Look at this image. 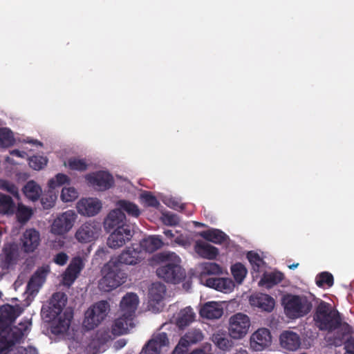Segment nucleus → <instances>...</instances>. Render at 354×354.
I'll return each instance as SVG.
<instances>
[{
  "label": "nucleus",
  "mask_w": 354,
  "mask_h": 354,
  "mask_svg": "<svg viewBox=\"0 0 354 354\" xmlns=\"http://www.w3.org/2000/svg\"><path fill=\"white\" fill-rule=\"evenodd\" d=\"M281 346L289 351H296L301 345V339L298 334L293 331L285 330L279 337Z\"/></svg>",
  "instance_id": "19"
},
{
  "label": "nucleus",
  "mask_w": 354,
  "mask_h": 354,
  "mask_svg": "<svg viewBox=\"0 0 354 354\" xmlns=\"http://www.w3.org/2000/svg\"><path fill=\"white\" fill-rule=\"evenodd\" d=\"M77 214L73 210H67L57 216L51 225V232L57 235H63L73 227Z\"/></svg>",
  "instance_id": "9"
},
{
  "label": "nucleus",
  "mask_w": 354,
  "mask_h": 354,
  "mask_svg": "<svg viewBox=\"0 0 354 354\" xmlns=\"http://www.w3.org/2000/svg\"><path fill=\"white\" fill-rule=\"evenodd\" d=\"M160 259L167 261L156 269L157 276L167 283H179L185 277V271L180 266V258L174 252H162Z\"/></svg>",
  "instance_id": "2"
},
{
  "label": "nucleus",
  "mask_w": 354,
  "mask_h": 354,
  "mask_svg": "<svg viewBox=\"0 0 354 354\" xmlns=\"http://www.w3.org/2000/svg\"><path fill=\"white\" fill-rule=\"evenodd\" d=\"M134 315L122 313V315L116 319L114 325H112V334L122 335L126 333L131 326L133 319Z\"/></svg>",
  "instance_id": "21"
},
{
  "label": "nucleus",
  "mask_w": 354,
  "mask_h": 354,
  "mask_svg": "<svg viewBox=\"0 0 354 354\" xmlns=\"http://www.w3.org/2000/svg\"><path fill=\"white\" fill-rule=\"evenodd\" d=\"M68 260V256L64 252H59L54 257V262L59 266L65 265Z\"/></svg>",
  "instance_id": "56"
},
{
  "label": "nucleus",
  "mask_w": 354,
  "mask_h": 354,
  "mask_svg": "<svg viewBox=\"0 0 354 354\" xmlns=\"http://www.w3.org/2000/svg\"><path fill=\"white\" fill-rule=\"evenodd\" d=\"M272 342V337L268 329L262 328L255 331L250 337V345L254 351H261L268 347Z\"/></svg>",
  "instance_id": "12"
},
{
  "label": "nucleus",
  "mask_w": 354,
  "mask_h": 354,
  "mask_svg": "<svg viewBox=\"0 0 354 354\" xmlns=\"http://www.w3.org/2000/svg\"><path fill=\"white\" fill-rule=\"evenodd\" d=\"M154 342L153 339L149 340L143 346L140 354H160V348L156 344H154Z\"/></svg>",
  "instance_id": "50"
},
{
  "label": "nucleus",
  "mask_w": 354,
  "mask_h": 354,
  "mask_svg": "<svg viewBox=\"0 0 354 354\" xmlns=\"http://www.w3.org/2000/svg\"><path fill=\"white\" fill-rule=\"evenodd\" d=\"M22 249L26 253L34 252L40 243V234L35 229H27L21 239Z\"/></svg>",
  "instance_id": "17"
},
{
  "label": "nucleus",
  "mask_w": 354,
  "mask_h": 354,
  "mask_svg": "<svg viewBox=\"0 0 354 354\" xmlns=\"http://www.w3.org/2000/svg\"><path fill=\"white\" fill-rule=\"evenodd\" d=\"M70 180H71L67 175L59 173L57 174L55 178L50 179L48 185L49 188L54 189L66 183L69 184Z\"/></svg>",
  "instance_id": "46"
},
{
  "label": "nucleus",
  "mask_w": 354,
  "mask_h": 354,
  "mask_svg": "<svg viewBox=\"0 0 354 354\" xmlns=\"http://www.w3.org/2000/svg\"><path fill=\"white\" fill-rule=\"evenodd\" d=\"M78 213L82 216H93L102 209V203L97 198H87L80 199L76 205Z\"/></svg>",
  "instance_id": "13"
},
{
  "label": "nucleus",
  "mask_w": 354,
  "mask_h": 354,
  "mask_svg": "<svg viewBox=\"0 0 354 354\" xmlns=\"http://www.w3.org/2000/svg\"><path fill=\"white\" fill-rule=\"evenodd\" d=\"M32 214V210L24 205L19 206L17 212V217L20 223L27 222Z\"/></svg>",
  "instance_id": "49"
},
{
  "label": "nucleus",
  "mask_w": 354,
  "mask_h": 354,
  "mask_svg": "<svg viewBox=\"0 0 354 354\" xmlns=\"http://www.w3.org/2000/svg\"><path fill=\"white\" fill-rule=\"evenodd\" d=\"M247 258L252 265V270L255 272H259L264 262L259 254L254 251H250L247 254Z\"/></svg>",
  "instance_id": "45"
},
{
  "label": "nucleus",
  "mask_w": 354,
  "mask_h": 354,
  "mask_svg": "<svg viewBox=\"0 0 354 354\" xmlns=\"http://www.w3.org/2000/svg\"><path fill=\"white\" fill-rule=\"evenodd\" d=\"M250 302L252 306L258 307L266 312H271L275 305L274 299L270 295L263 293H258L251 296Z\"/></svg>",
  "instance_id": "18"
},
{
  "label": "nucleus",
  "mask_w": 354,
  "mask_h": 354,
  "mask_svg": "<svg viewBox=\"0 0 354 354\" xmlns=\"http://www.w3.org/2000/svg\"><path fill=\"white\" fill-rule=\"evenodd\" d=\"M188 348L185 343L182 342L179 340L178 344L175 347L174 350L172 352V354H187L188 351Z\"/></svg>",
  "instance_id": "57"
},
{
  "label": "nucleus",
  "mask_w": 354,
  "mask_h": 354,
  "mask_svg": "<svg viewBox=\"0 0 354 354\" xmlns=\"http://www.w3.org/2000/svg\"><path fill=\"white\" fill-rule=\"evenodd\" d=\"M166 292V287L161 283H153L149 290L150 298L158 303L162 301Z\"/></svg>",
  "instance_id": "38"
},
{
  "label": "nucleus",
  "mask_w": 354,
  "mask_h": 354,
  "mask_svg": "<svg viewBox=\"0 0 354 354\" xmlns=\"http://www.w3.org/2000/svg\"><path fill=\"white\" fill-rule=\"evenodd\" d=\"M20 327L9 326L7 330L0 334V352L10 350L22 340L25 332L28 329V323H19Z\"/></svg>",
  "instance_id": "7"
},
{
  "label": "nucleus",
  "mask_w": 354,
  "mask_h": 354,
  "mask_svg": "<svg viewBox=\"0 0 354 354\" xmlns=\"http://www.w3.org/2000/svg\"><path fill=\"white\" fill-rule=\"evenodd\" d=\"M117 205L118 208L115 210H119L124 214L126 212L131 216L138 218L140 214L138 206L132 202L120 200L117 203Z\"/></svg>",
  "instance_id": "35"
},
{
  "label": "nucleus",
  "mask_w": 354,
  "mask_h": 354,
  "mask_svg": "<svg viewBox=\"0 0 354 354\" xmlns=\"http://www.w3.org/2000/svg\"><path fill=\"white\" fill-rule=\"evenodd\" d=\"M15 205L12 198L4 194H0V213L3 214H13Z\"/></svg>",
  "instance_id": "37"
},
{
  "label": "nucleus",
  "mask_w": 354,
  "mask_h": 354,
  "mask_svg": "<svg viewBox=\"0 0 354 354\" xmlns=\"http://www.w3.org/2000/svg\"><path fill=\"white\" fill-rule=\"evenodd\" d=\"M283 279V273L281 272H272L270 273H265L263 275L260 283L270 287L280 283Z\"/></svg>",
  "instance_id": "39"
},
{
  "label": "nucleus",
  "mask_w": 354,
  "mask_h": 354,
  "mask_svg": "<svg viewBox=\"0 0 354 354\" xmlns=\"http://www.w3.org/2000/svg\"><path fill=\"white\" fill-rule=\"evenodd\" d=\"M78 197V192L74 187H64L62 190L61 198L65 202H71Z\"/></svg>",
  "instance_id": "48"
},
{
  "label": "nucleus",
  "mask_w": 354,
  "mask_h": 354,
  "mask_svg": "<svg viewBox=\"0 0 354 354\" xmlns=\"http://www.w3.org/2000/svg\"><path fill=\"white\" fill-rule=\"evenodd\" d=\"M98 231L99 227L94 223L86 222L79 227L75 236L80 243H89L97 236Z\"/></svg>",
  "instance_id": "14"
},
{
  "label": "nucleus",
  "mask_w": 354,
  "mask_h": 354,
  "mask_svg": "<svg viewBox=\"0 0 354 354\" xmlns=\"http://www.w3.org/2000/svg\"><path fill=\"white\" fill-rule=\"evenodd\" d=\"M204 338L203 333L201 329L192 328L189 330L180 340L189 347L201 342Z\"/></svg>",
  "instance_id": "33"
},
{
  "label": "nucleus",
  "mask_w": 354,
  "mask_h": 354,
  "mask_svg": "<svg viewBox=\"0 0 354 354\" xmlns=\"http://www.w3.org/2000/svg\"><path fill=\"white\" fill-rule=\"evenodd\" d=\"M109 304L106 301H100L90 306L84 313L83 327L86 330L97 328L106 317Z\"/></svg>",
  "instance_id": "5"
},
{
  "label": "nucleus",
  "mask_w": 354,
  "mask_h": 354,
  "mask_svg": "<svg viewBox=\"0 0 354 354\" xmlns=\"http://www.w3.org/2000/svg\"><path fill=\"white\" fill-rule=\"evenodd\" d=\"M132 236L131 227L126 224L125 214L112 210V249L123 246Z\"/></svg>",
  "instance_id": "4"
},
{
  "label": "nucleus",
  "mask_w": 354,
  "mask_h": 354,
  "mask_svg": "<svg viewBox=\"0 0 354 354\" xmlns=\"http://www.w3.org/2000/svg\"><path fill=\"white\" fill-rule=\"evenodd\" d=\"M284 312L290 319L307 315L313 308L312 301L306 296L288 294L282 299Z\"/></svg>",
  "instance_id": "3"
},
{
  "label": "nucleus",
  "mask_w": 354,
  "mask_h": 354,
  "mask_svg": "<svg viewBox=\"0 0 354 354\" xmlns=\"http://www.w3.org/2000/svg\"><path fill=\"white\" fill-rule=\"evenodd\" d=\"M151 339H153L154 344H156L161 349L162 346H167L169 344V339L166 333H160Z\"/></svg>",
  "instance_id": "54"
},
{
  "label": "nucleus",
  "mask_w": 354,
  "mask_h": 354,
  "mask_svg": "<svg viewBox=\"0 0 354 354\" xmlns=\"http://www.w3.org/2000/svg\"><path fill=\"white\" fill-rule=\"evenodd\" d=\"M21 313L22 309L19 305L1 306L0 307V334L7 330Z\"/></svg>",
  "instance_id": "10"
},
{
  "label": "nucleus",
  "mask_w": 354,
  "mask_h": 354,
  "mask_svg": "<svg viewBox=\"0 0 354 354\" xmlns=\"http://www.w3.org/2000/svg\"><path fill=\"white\" fill-rule=\"evenodd\" d=\"M55 197L53 194H44L41 198V203L44 209H48L54 206Z\"/></svg>",
  "instance_id": "53"
},
{
  "label": "nucleus",
  "mask_w": 354,
  "mask_h": 354,
  "mask_svg": "<svg viewBox=\"0 0 354 354\" xmlns=\"http://www.w3.org/2000/svg\"><path fill=\"white\" fill-rule=\"evenodd\" d=\"M66 301L67 297L65 293L55 292L49 301L42 306L41 310L42 317L48 321L55 320L61 315Z\"/></svg>",
  "instance_id": "6"
},
{
  "label": "nucleus",
  "mask_w": 354,
  "mask_h": 354,
  "mask_svg": "<svg viewBox=\"0 0 354 354\" xmlns=\"http://www.w3.org/2000/svg\"><path fill=\"white\" fill-rule=\"evenodd\" d=\"M15 253L11 248H5L3 253L0 254V267L2 270H8L15 264Z\"/></svg>",
  "instance_id": "36"
},
{
  "label": "nucleus",
  "mask_w": 354,
  "mask_h": 354,
  "mask_svg": "<svg viewBox=\"0 0 354 354\" xmlns=\"http://www.w3.org/2000/svg\"><path fill=\"white\" fill-rule=\"evenodd\" d=\"M315 280L317 286L320 288L324 286L330 288L334 283L333 274L328 272H321L316 277Z\"/></svg>",
  "instance_id": "43"
},
{
  "label": "nucleus",
  "mask_w": 354,
  "mask_h": 354,
  "mask_svg": "<svg viewBox=\"0 0 354 354\" xmlns=\"http://www.w3.org/2000/svg\"><path fill=\"white\" fill-rule=\"evenodd\" d=\"M200 315L208 319H215L220 318L223 314V310L221 306L216 301H209L205 303L200 310Z\"/></svg>",
  "instance_id": "20"
},
{
  "label": "nucleus",
  "mask_w": 354,
  "mask_h": 354,
  "mask_svg": "<svg viewBox=\"0 0 354 354\" xmlns=\"http://www.w3.org/2000/svg\"><path fill=\"white\" fill-rule=\"evenodd\" d=\"M313 319L321 330L333 332L339 328L343 335H348L352 331L351 326L343 322L339 312L324 301H321L316 307Z\"/></svg>",
  "instance_id": "1"
},
{
  "label": "nucleus",
  "mask_w": 354,
  "mask_h": 354,
  "mask_svg": "<svg viewBox=\"0 0 354 354\" xmlns=\"http://www.w3.org/2000/svg\"><path fill=\"white\" fill-rule=\"evenodd\" d=\"M345 348L350 353L354 354V338L349 339L345 342Z\"/></svg>",
  "instance_id": "59"
},
{
  "label": "nucleus",
  "mask_w": 354,
  "mask_h": 354,
  "mask_svg": "<svg viewBox=\"0 0 354 354\" xmlns=\"http://www.w3.org/2000/svg\"><path fill=\"white\" fill-rule=\"evenodd\" d=\"M222 273L221 267L216 263L207 262L202 265L198 278L201 283L206 286L207 280L209 279L211 275H218Z\"/></svg>",
  "instance_id": "23"
},
{
  "label": "nucleus",
  "mask_w": 354,
  "mask_h": 354,
  "mask_svg": "<svg viewBox=\"0 0 354 354\" xmlns=\"http://www.w3.org/2000/svg\"><path fill=\"white\" fill-rule=\"evenodd\" d=\"M138 302V297L136 294L133 292L127 293L122 297V299L120 301V308L122 312L135 315V312L137 309Z\"/></svg>",
  "instance_id": "25"
},
{
  "label": "nucleus",
  "mask_w": 354,
  "mask_h": 354,
  "mask_svg": "<svg viewBox=\"0 0 354 354\" xmlns=\"http://www.w3.org/2000/svg\"><path fill=\"white\" fill-rule=\"evenodd\" d=\"M10 154L15 156L24 158L27 154L24 151H21L18 149H14L10 152Z\"/></svg>",
  "instance_id": "62"
},
{
  "label": "nucleus",
  "mask_w": 354,
  "mask_h": 354,
  "mask_svg": "<svg viewBox=\"0 0 354 354\" xmlns=\"http://www.w3.org/2000/svg\"><path fill=\"white\" fill-rule=\"evenodd\" d=\"M64 165L66 166V163ZM67 166L71 170L84 171L87 169L88 164L84 159L73 157L68 160Z\"/></svg>",
  "instance_id": "42"
},
{
  "label": "nucleus",
  "mask_w": 354,
  "mask_h": 354,
  "mask_svg": "<svg viewBox=\"0 0 354 354\" xmlns=\"http://www.w3.org/2000/svg\"><path fill=\"white\" fill-rule=\"evenodd\" d=\"M48 159L42 156H33L29 158L28 164L35 170H40L46 165Z\"/></svg>",
  "instance_id": "47"
},
{
  "label": "nucleus",
  "mask_w": 354,
  "mask_h": 354,
  "mask_svg": "<svg viewBox=\"0 0 354 354\" xmlns=\"http://www.w3.org/2000/svg\"><path fill=\"white\" fill-rule=\"evenodd\" d=\"M145 259L143 251L138 248L133 247L127 248L126 250L119 254L113 261L112 263L124 264V265H136Z\"/></svg>",
  "instance_id": "11"
},
{
  "label": "nucleus",
  "mask_w": 354,
  "mask_h": 354,
  "mask_svg": "<svg viewBox=\"0 0 354 354\" xmlns=\"http://www.w3.org/2000/svg\"><path fill=\"white\" fill-rule=\"evenodd\" d=\"M250 325V319L247 315L237 313L229 319V335L234 339H243L248 333Z\"/></svg>",
  "instance_id": "8"
},
{
  "label": "nucleus",
  "mask_w": 354,
  "mask_h": 354,
  "mask_svg": "<svg viewBox=\"0 0 354 354\" xmlns=\"http://www.w3.org/2000/svg\"><path fill=\"white\" fill-rule=\"evenodd\" d=\"M23 192L26 198L32 201H36L41 196V188L34 180H29L24 185Z\"/></svg>",
  "instance_id": "34"
},
{
  "label": "nucleus",
  "mask_w": 354,
  "mask_h": 354,
  "mask_svg": "<svg viewBox=\"0 0 354 354\" xmlns=\"http://www.w3.org/2000/svg\"><path fill=\"white\" fill-rule=\"evenodd\" d=\"M194 249L196 252L204 259H214L218 254L217 248L201 240L196 242Z\"/></svg>",
  "instance_id": "22"
},
{
  "label": "nucleus",
  "mask_w": 354,
  "mask_h": 354,
  "mask_svg": "<svg viewBox=\"0 0 354 354\" xmlns=\"http://www.w3.org/2000/svg\"><path fill=\"white\" fill-rule=\"evenodd\" d=\"M83 268L84 263L82 258L80 257L73 258L64 274V283L67 286L72 285Z\"/></svg>",
  "instance_id": "15"
},
{
  "label": "nucleus",
  "mask_w": 354,
  "mask_h": 354,
  "mask_svg": "<svg viewBox=\"0 0 354 354\" xmlns=\"http://www.w3.org/2000/svg\"><path fill=\"white\" fill-rule=\"evenodd\" d=\"M143 199L146 204L149 207H157L159 202L157 198L150 193H146L143 196Z\"/></svg>",
  "instance_id": "55"
},
{
  "label": "nucleus",
  "mask_w": 354,
  "mask_h": 354,
  "mask_svg": "<svg viewBox=\"0 0 354 354\" xmlns=\"http://www.w3.org/2000/svg\"><path fill=\"white\" fill-rule=\"evenodd\" d=\"M195 317L193 309L190 306L186 307L179 311L176 324L180 329H184L194 321Z\"/></svg>",
  "instance_id": "28"
},
{
  "label": "nucleus",
  "mask_w": 354,
  "mask_h": 354,
  "mask_svg": "<svg viewBox=\"0 0 354 354\" xmlns=\"http://www.w3.org/2000/svg\"><path fill=\"white\" fill-rule=\"evenodd\" d=\"M73 313L66 310L64 313L59 315L57 318L55 326L53 328V333L56 334H62L66 333L71 325L73 319Z\"/></svg>",
  "instance_id": "27"
},
{
  "label": "nucleus",
  "mask_w": 354,
  "mask_h": 354,
  "mask_svg": "<svg viewBox=\"0 0 354 354\" xmlns=\"http://www.w3.org/2000/svg\"><path fill=\"white\" fill-rule=\"evenodd\" d=\"M101 273L102 277L98 281V288L102 292H109L111 291V261L104 264Z\"/></svg>",
  "instance_id": "32"
},
{
  "label": "nucleus",
  "mask_w": 354,
  "mask_h": 354,
  "mask_svg": "<svg viewBox=\"0 0 354 354\" xmlns=\"http://www.w3.org/2000/svg\"><path fill=\"white\" fill-rule=\"evenodd\" d=\"M163 242L160 236H149L142 240L140 248L142 250L152 253L162 248Z\"/></svg>",
  "instance_id": "29"
},
{
  "label": "nucleus",
  "mask_w": 354,
  "mask_h": 354,
  "mask_svg": "<svg viewBox=\"0 0 354 354\" xmlns=\"http://www.w3.org/2000/svg\"><path fill=\"white\" fill-rule=\"evenodd\" d=\"M212 341L219 349L229 351L233 346V342L227 337L225 331L218 330L214 333L211 337Z\"/></svg>",
  "instance_id": "31"
},
{
  "label": "nucleus",
  "mask_w": 354,
  "mask_h": 354,
  "mask_svg": "<svg viewBox=\"0 0 354 354\" xmlns=\"http://www.w3.org/2000/svg\"><path fill=\"white\" fill-rule=\"evenodd\" d=\"M46 272L45 270H37L30 277L27 284V291L33 295L39 291L45 281Z\"/></svg>",
  "instance_id": "30"
},
{
  "label": "nucleus",
  "mask_w": 354,
  "mask_h": 354,
  "mask_svg": "<svg viewBox=\"0 0 354 354\" xmlns=\"http://www.w3.org/2000/svg\"><path fill=\"white\" fill-rule=\"evenodd\" d=\"M15 139L12 132L7 129H0V147H9L14 144Z\"/></svg>",
  "instance_id": "41"
},
{
  "label": "nucleus",
  "mask_w": 354,
  "mask_h": 354,
  "mask_svg": "<svg viewBox=\"0 0 354 354\" xmlns=\"http://www.w3.org/2000/svg\"><path fill=\"white\" fill-rule=\"evenodd\" d=\"M199 234L205 240L215 244H222L229 239L226 234L218 229H210L202 231Z\"/></svg>",
  "instance_id": "26"
},
{
  "label": "nucleus",
  "mask_w": 354,
  "mask_h": 354,
  "mask_svg": "<svg viewBox=\"0 0 354 354\" xmlns=\"http://www.w3.org/2000/svg\"><path fill=\"white\" fill-rule=\"evenodd\" d=\"M206 286L218 291L227 292L233 290L234 283L229 278H210L207 280Z\"/></svg>",
  "instance_id": "24"
},
{
  "label": "nucleus",
  "mask_w": 354,
  "mask_h": 354,
  "mask_svg": "<svg viewBox=\"0 0 354 354\" xmlns=\"http://www.w3.org/2000/svg\"><path fill=\"white\" fill-rule=\"evenodd\" d=\"M86 178L88 183L97 190H104L111 186V175L103 171L88 174Z\"/></svg>",
  "instance_id": "16"
},
{
  "label": "nucleus",
  "mask_w": 354,
  "mask_h": 354,
  "mask_svg": "<svg viewBox=\"0 0 354 354\" xmlns=\"http://www.w3.org/2000/svg\"><path fill=\"white\" fill-rule=\"evenodd\" d=\"M113 267H115L114 263ZM127 277V274L124 272L114 270L112 266V290L123 284L126 281Z\"/></svg>",
  "instance_id": "44"
},
{
  "label": "nucleus",
  "mask_w": 354,
  "mask_h": 354,
  "mask_svg": "<svg viewBox=\"0 0 354 354\" xmlns=\"http://www.w3.org/2000/svg\"><path fill=\"white\" fill-rule=\"evenodd\" d=\"M164 234L167 237H168L169 239H171L174 236V234L171 230H165Z\"/></svg>",
  "instance_id": "63"
},
{
  "label": "nucleus",
  "mask_w": 354,
  "mask_h": 354,
  "mask_svg": "<svg viewBox=\"0 0 354 354\" xmlns=\"http://www.w3.org/2000/svg\"><path fill=\"white\" fill-rule=\"evenodd\" d=\"M127 341L124 338H121L115 341L113 344V347L115 350H120L127 344Z\"/></svg>",
  "instance_id": "58"
},
{
  "label": "nucleus",
  "mask_w": 354,
  "mask_h": 354,
  "mask_svg": "<svg viewBox=\"0 0 354 354\" xmlns=\"http://www.w3.org/2000/svg\"><path fill=\"white\" fill-rule=\"evenodd\" d=\"M231 272L236 282L241 284L245 278L248 270L241 263H236L231 266Z\"/></svg>",
  "instance_id": "40"
},
{
  "label": "nucleus",
  "mask_w": 354,
  "mask_h": 354,
  "mask_svg": "<svg viewBox=\"0 0 354 354\" xmlns=\"http://www.w3.org/2000/svg\"><path fill=\"white\" fill-rule=\"evenodd\" d=\"M235 354H248V353L246 350L240 349Z\"/></svg>",
  "instance_id": "64"
},
{
  "label": "nucleus",
  "mask_w": 354,
  "mask_h": 354,
  "mask_svg": "<svg viewBox=\"0 0 354 354\" xmlns=\"http://www.w3.org/2000/svg\"><path fill=\"white\" fill-rule=\"evenodd\" d=\"M104 227L106 232H109L111 230V212L106 214L104 221Z\"/></svg>",
  "instance_id": "60"
},
{
  "label": "nucleus",
  "mask_w": 354,
  "mask_h": 354,
  "mask_svg": "<svg viewBox=\"0 0 354 354\" xmlns=\"http://www.w3.org/2000/svg\"><path fill=\"white\" fill-rule=\"evenodd\" d=\"M162 221L166 225L176 226L179 224L178 216L173 213H165L162 214Z\"/></svg>",
  "instance_id": "52"
},
{
  "label": "nucleus",
  "mask_w": 354,
  "mask_h": 354,
  "mask_svg": "<svg viewBox=\"0 0 354 354\" xmlns=\"http://www.w3.org/2000/svg\"><path fill=\"white\" fill-rule=\"evenodd\" d=\"M108 253V250L104 249V248H99L96 252L95 256L98 258H100L102 259H104V256Z\"/></svg>",
  "instance_id": "61"
},
{
  "label": "nucleus",
  "mask_w": 354,
  "mask_h": 354,
  "mask_svg": "<svg viewBox=\"0 0 354 354\" xmlns=\"http://www.w3.org/2000/svg\"><path fill=\"white\" fill-rule=\"evenodd\" d=\"M0 189L5 190L15 196H18V188L12 183L6 180H0Z\"/></svg>",
  "instance_id": "51"
}]
</instances>
